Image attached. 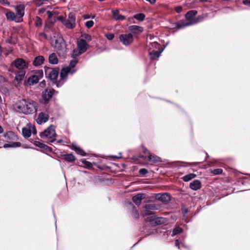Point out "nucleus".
Here are the masks:
<instances>
[{
	"label": "nucleus",
	"instance_id": "nucleus-48",
	"mask_svg": "<svg viewBox=\"0 0 250 250\" xmlns=\"http://www.w3.org/2000/svg\"><path fill=\"white\" fill-rule=\"evenodd\" d=\"M45 85V82L44 81H42L41 83H40V85L41 86H43Z\"/></svg>",
	"mask_w": 250,
	"mask_h": 250
},
{
	"label": "nucleus",
	"instance_id": "nucleus-24",
	"mask_svg": "<svg viewBox=\"0 0 250 250\" xmlns=\"http://www.w3.org/2000/svg\"><path fill=\"white\" fill-rule=\"evenodd\" d=\"M44 59L43 57L42 56H39L35 58L33 64L35 66H38L41 65L44 62Z\"/></svg>",
	"mask_w": 250,
	"mask_h": 250
},
{
	"label": "nucleus",
	"instance_id": "nucleus-38",
	"mask_svg": "<svg viewBox=\"0 0 250 250\" xmlns=\"http://www.w3.org/2000/svg\"><path fill=\"white\" fill-rule=\"evenodd\" d=\"M222 172V170L220 168L215 169L212 171L214 174H219Z\"/></svg>",
	"mask_w": 250,
	"mask_h": 250
},
{
	"label": "nucleus",
	"instance_id": "nucleus-49",
	"mask_svg": "<svg viewBox=\"0 0 250 250\" xmlns=\"http://www.w3.org/2000/svg\"><path fill=\"white\" fill-rule=\"evenodd\" d=\"M175 245L176 246H177L178 247V248L179 249V241L178 240H176L175 241Z\"/></svg>",
	"mask_w": 250,
	"mask_h": 250
},
{
	"label": "nucleus",
	"instance_id": "nucleus-20",
	"mask_svg": "<svg viewBox=\"0 0 250 250\" xmlns=\"http://www.w3.org/2000/svg\"><path fill=\"white\" fill-rule=\"evenodd\" d=\"M55 90L53 89L46 90L42 93V97L44 101H48L52 96Z\"/></svg>",
	"mask_w": 250,
	"mask_h": 250
},
{
	"label": "nucleus",
	"instance_id": "nucleus-36",
	"mask_svg": "<svg viewBox=\"0 0 250 250\" xmlns=\"http://www.w3.org/2000/svg\"><path fill=\"white\" fill-rule=\"evenodd\" d=\"M34 145L41 148H44L46 146L45 145L38 141H35L34 142Z\"/></svg>",
	"mask_w": 250,
	"mask_h": 250
},
{
	"label": "nucleus",
	"instance_id": "nucleus-27",
	"mask_svg": "<svg viewBox=\"0 0 250 250\" xmlns=\"http://www.w3.org/2000/svg\"><path fill=\"white\" fill-rule=\"evenodd\" d=\"M72 149L76 151V152L82 156H85L86 153L80 147L76 146V145H72Z\"/></svg>",
	"mask_w": 250,
	"mask_h": 250
},
{
	"label": "nucleus",
	"instance_id": "nucleus-45",
	"mask_svg": "<svg viewBox=\"0 0 250 250\" xmlns=\"http://www.w3.org/2000/svg\"><path fill=\"white\" fill-rule=\"evenodd\" d=\"M243 3L246 5L250 6V0H244Z\"/></svg>",
	"mask_w": 250,
	"mask_h": 250
},
{
	"label": "nucleus",
	"instance_id": "nucleus-40",
	"mask_svg": "<svg viewBox=\"0 0 250 250\" xmlns=\"http://www.w3.org/2000/svg\"><path fill=\"white\" fill-rule=\"evenodd\" d=\"M0 3L8 6L10 5V3L7 0H0Z\"/></svg>",
	"mask_w": 250,
	"mask_h": 250
},
{
	"label": "nucleus",
	"instance_id": "nucleus-30",
	"mask_svg": "<svg viewBox=\"0 0 250 250\" xmlns=\"http://www.w3.org/2000/svg\"><path fill=\"white\" fill-rule=\"evenodd\" d=\"M21 146V144L20 142H14L10 144H5L4 145L3 147L4 148L7 147H20Z\"/></svg>",
	"mask_w": 250,
	"mask_h": 250
},
{
	"label": "nucleus",
	"instance_id": "nucleus-47",
	"mask_svg": "<svg viewBox=\"0 0 250 250\" xmlns=\"http://www.w3.org/2000/svg\"><path fill=\"white\" fill-rule=\"evenodd\" d=\"M84 37L88 41H90L91 40V37L88 35H85Z\"/></svg>",
	"mask_w": 250,
	"mask_h": 250
},
{
	"label": "nucleus",
	"instance_id": "nucleus-6",
	"mask_svg": "<svg viewBox=\"0 0 250 250\" xmlns=\"http://www.w3.org/2000/svg\"><path fill=\"white\" fill-rule=\"evenodd\" d=\"M87 43L83 39H80L77 42V49L73 50V56H78L86 51Z\"/></svg>",
	"mask_w": 250,
	"mask_h": 250
},
{
	"label": "nucleus",
	"instance_id": "nucleus-10",
	"mask_svg": "<svg viewBox=\"0 0 250 250\" xmlns=\"http://www.w3.org/2000/svg\"><path fill=\"white\" fill-rule=\"evenodd\" d=\"M56 135L54 127L50 125L44 132H42L40 134L41 137L43 139L52 138Z\"/></svg>",
	"mask_w": 250,
	"mask_h": 250
},
{
	"label": "nucleus",
	"instance_id": "nucleus-4",
	"mask_svg": "<svg viewBox=\"0 0 250 250\" xmlns=\"http://www.w3.org/2000/svg\"><path fill=\"white\" fill-rule=\"evenodd\" d=\"M148 53L151 59H155L159 57L163 49H161L160 45L154 42L149 43L147 46Z\"/></svg>",
	"mask_w": 250,
	"mask_h": 250
},
{
	"label": "nucleus",
	"instance_id": "nucleus-33",
	"mask_svg": "<svg viewBox=\"0 0 250 250\" xmlns=\"http://www.w3.org/2000/svg\"><path fill=\"white\" fill-rule=\"evenodd\" d=\"M82 162L84 165V167L86 168H90L93 166L92 163L86 160H82Z\"/></svg>",
	"mask_w": 250,
	"mask_h": 250
},
{
	"label": "nucleus",
	"instance_id": "nucleus-35",
	"mask_svg": "<svg viewBox=\"0 0 250 250\" xmlns=\"http://www.w3.org/2000/svg\"><path fill=\"white\" fill-rule=\"evenodd\" d=\"M94 25V21H86L85 23V26L88 28H90L91 27H92Z\"/></svg>",
	"mask_w": 250,
	"mask_h": 250
},
{
	"label": "nucleus",
	"instance_id": "nucleus-55",
	"mask_svg": "<svg viewBox=\"0 0 250 250\" xmlns=\"http://www.w3.org/2000/svg\"><path fill=\"white\" fill-rule=\"evenodd\" d=\"M40 12H41L43 13V11L42 10H40Z\"/></svg>",
	"mask_w": 250,
	"mask_h": 250
},
{
	"label": "nucleus",
	"instance_id": "nucleus-28",
	"mask_svg": "<svg viewBox=\"0 0 250 250\" xmlns=\"http://www.w3.org/2000/svg\"><path fill=\"white\" fill-rule=\"evenodd\" d=\"M49 61L50 63L52 64H57L58 63V60L55 53H52L49 56Z\"/></svg>",
	"mask_w": 250,
	"mask_h": 250
},
{
	"label": "nucleus",
	"instance_id": "nucleus-51",
	"mask_svg": "<svg viewBox=\"0 0 250 250\" xmlns=\"http://www.w3.org/2000/svg\"><path fill=\"white\" fill-rule=\"evenodd\" d=\"M3 131V128L0 125V133H2Z\"/></svg>",
	"mask_w": 250,
	"mask_h": 250
},
{
	"label": "nucleus",
	"instance_id": "nucleus-19",
	"mask_svg": "<svg viewBox=\"0 0 250 250\" xmlns=\"http://www.w3.org/2000/svg\"><path fill=\"white\" fill-rule=\"evenodd\" d=\"M156 198L163 202H167L170 200V196L167 193L158 194L156 196Z\"/></svg>",
	"mask_w": 250,
	"mask_h": 250
},
{
	"label": "nucleus",
	"instance_id": "nucleus-3",
	"mask_svg": "<svg viewBox=\"0 0 250 250\" xmlns=\"http://www.w3.org/2000/svg\"><path fill=\"white\" fill-rule=\"evenodd\" d=\"M77 62L78 60L77 59H74L70 62L69 66H67L62 69L60 74L61 81L57 83V87L62 85L66 81L68 74H73L76 71V70L73 68Z\"/></svg>",
	"mask_w": 250,
	"mask_h": 250
},
{
	"label": "nucleus",
	"instance_id": "nucleus-13",
	"mask_svg": "<svg viewBox=\"0 0 250 250\" xmlns=\"http://www.w3.org/2000/svg\"><path fill=\"white\" fill-rule=\"evenodd\" d=\"M143 152L145 154V157H147L148 160L152 163H156L160 161V158L151 153L146 148H143Z\"/></svg>",
	"mask_w": 250,
	"mask_h": 250
},
{
	"label": "nucleus",
	"instance_id": "nucleus-46",
	"mask_svg": "<svg viewBox=\"0 0 250 250\" xmlns=\"http://www.w3.org/2000/svg\"><path fill=\"white\" fill-rule=\"evenodd\" d=\"M46 14L47 15V16L48 17V18H51V17L52 16V13L51 12L49 11H47L46 12Z\"/></svg>",
	"mask_w": 250,
	"mask_h": 250
},
{
	"label": "nucleus",
	"instance_id": "nucleus-43",
	"mask_svg": "<svg viewBox=\"0 0 250 250\" xmlns=\"http://www.w3.org/2000/svg\"><path fill=\"white\" fill-rule=\"evenodd\" d=\"M40 37L41 39H46L47 38L46 35L44 33H40L39 34Z\"/></svg>",
	"mask_w": 250,
	"mask_h": 250
},
{
	"label": "nucleus",
	"instance_id": "nucleus-12",
	"mask_svg": "<svg viewBox=\"0 0 250 250\" xmlns=\"http://www.w3.org/2000/svg\"><path fill=\"white\" fill-rule=\"evenodd\" d=\"M43 77L42 70L39 71L36 74L30 77L28 79V83L29 85H34L38 83L39 81Z\"/></svg>",
	"mask_w": 250,
	"mask_h": 250
},
{
	"label": "nucleus",
	"instance_id": "nucleus-34",
	"mask_svg": "<svg viewBox=\"0 0 250 250\" xmlns=\"http://www.w3.org/2000/svg\"><path fill=\"white\" fill-rule=\"evenodd\" d=\"M182 231V229L180 227H177L174 229L173 230L172 235H176Z\"/></svg>",
	"mask_w": 250,
	"mask_h": 250
},
{
	"label": "nucleus",
	"instance_id": "nucleus-2",
	"mask_svg": "<svg viewBox=\"0 0 250 250\" xmlns=\"http://www.w3.org/2000/svg\"><path fill=\"white\" fill-rule=\"evenodd\" d=\"M15 109L19 112L26 114L37 110L36 103L26 99L18 101L15 105Z\"/></svg>",
	"mask_w": 250,
	"mask_h": 250
},
{
	"label": "nucleus",
	"instance_id": "nucleus-22",
	"mask_svg": "<svg viewBox=\"0 0 250 250\" xmlns=\"http://www.w3.org/2000/svg\"><path fill=\"white\" fill-rule=\"evenodd\" d=\"M189 187L193 190H197L201 188V183L198 180H194L190 183Z\"/></svg>",
	"mask_w": 250,
	"mask_h": 250
},
{
	"label": "nucleus",
	"instance_id": "nucleus-31",
	"mask_svg": "<svg viewBox=\"0 0 250 250\" xmlns=\"http://www.w3.org/2000/svg\"><path fill=\"white\" fill-rule=\"evenodd\" d=\"M64 159L67 162H71L75 161V157L72 154H68L64 155Z\"/></svg>",
	"mask_w": 250,
	"mask_h": 250
},
{
	"label": "nucleus",
	"instance_id": "nucleus-7",
	"mask_svg": "<svg viewBox=\"0 0 250 250\" xmlns=\"http://www.w3.org/2000/svg\"><path fill=\"white\" fill-rule=\"evenodd\" d=\"M58 19L61 21L67 28L72 29L75 27L76 18L74 14L72 13L69 14L68 19L67 20H64L62 16L59 17Z\"/></svg>",
	"mask_w": 250,
	"mask_h": 250
},
{
	"label": "nucleus",
	"instance_id": "nucleus-16",
	"mask_svg": "<svg viewBox=\"0 0 250 250\" xmlns=\"http://www.w3.org/2000/svg\"><path fill=\"white\" fill-rule=\"evenodd\" d=\"M48 115L41 112L39 114L38 117L36 119V122L38 124L41 125L46 122L48 121Z\"/></svg>",
	"mask_w": 250,
	"mask_h": 250
},
{
	"label": "nucleus",
	"instance_id": "nucleus-44",
	"mask_svg": "<svg viewBox=\"0 0 250 250\" xmlns=\"http://www.w3.org/2000/svg\"><path fill=\"white\" fill-rule=\"evenodd\" d=\"M175 9L177 13H180L182 10V7L181 6H177L175 7Z\"/></svg>",
	"mask_w": 250,
	"mask_h": 250
},
{
	"label": "nucleus",
	"instance_id": "nucleus-1",
	"mask_svg": "<svg viewBox=\"0 0 250 250\" xmlns=\"http://www.w3.org/2000/svg\"><path fill=\"white\" fill-rule=\"evenodd\" d=\"M197 14V11L196 10H191L188 11L185 15L186 21H180L177 22V26L178 28H182L184 27L191 25L199 22L202 21L207 15H203L198 16L195 18L194 17Z\"/></svg>",
	"mask_w": 250,
	"mask_h": 250
},
{
	"label": "nucleus",
	"instance_id": "nucleus-32",
	"mask_svg": "<svg viewBox=\"0 0 250 250\" xmlns=\"http://www.w3.org/2000/svg\"><path fill=\"white\" fill-rule=\"evenodd\" d=\"M145 16L143 13H139L134 16V18L139 21H143L145 19Z\"/></svg>",
	"mask_w": 250,
	"mask_h": 250
},
{
	"label": "nucleus",
	"instance_id": "nucleus-21",
	"mask_svg": "<svg viewBox=\"0 0 250 250\" xmlns=\"http://www.w3.org/2000/svg\"><path fill=\"white\" fill-rule=\"evenodd\" d=\"M25 7L23 5H20L16 7V16L20 19L23 16L24 14Z\"/></svg>",
	"mask_w": 250,
	"mask_h": 250
},
{
	"label": "nucleus",
	"instance_id": "nucleus-15",
	"mask_svg": "<svg viewBox=\"0 0 250 250\" xmlns=\"http://www.w3.org/2000/svg\"><path fill=\"white\" fill-rule=\"evenodd\" d=\"M25 74V71L24 70H20L17 72L14 79V82L16 86H17L23 80Z\"/></svg>",
	"mask_w": 250,
	"mask_h": 250
},
{
	"label": "nucleus",
	"instance_id": "nucleus-9",
	"mask_svg": "<svg viewBox=\"0 0 250 250\" xmlns=\"http://www.w3.org/2000/svg\"><path fill=\"white\" fill-rule=\"evenodd\" d=\"M119 39L120 42L125 46L131 44L133 41V36L130 33L121 34L120 35Z\"/></svg>",
	"mask_w": 250,
	"mask_h": 250
},
{
	"label": "nucleus",
	"instance_id": "nucleus-23",
	"mask_svg": "<svg viewBox=\"0 0 250 250\" xmlns=\"http://www.w3.org/2000/svg\"><path fill=\"white\" fill-rule=\"evenodd\" d=\"M128 28L130 31L134 34H139L143 31V29L142 27L137 25L130 26Z\"/></svg>",
	"mask_w": 250,
	"mask_h": 250
},
{
	"label": "nucleus",
	"instance_id": "nucleus-5",
	"mask_svg": "<svg viewBox=\"0 0 250 250\" xmlns=\"http://www.w3.org/2000/svg\"><path fill=\"white\" fill-rule=\"evenodd\" d=\"M52 45L58 51H63L65 49L64 42L59 33H55L51 38Z\"/></svg>",
	"mask_w": 250,
	"mask_h": 250
},
{
	"label": "nucleus",
	"instance_id": "nucleus-17",
	"mask_svg": "<svg viewBox=\"0 0 250 250\" xmlns=\"http://www.w3.org/2000/svg\"><path fill=\"white\" fill-rule=\"evenodd\" d=\"M157 208L154 204L146 205L145 207V210L144 211V215H149L152 214L151 210L156 209Z\"/></svg>",
	"mask_w": 250,
	"mask_h": 250
},
{
	"label": "nucleus",
	"instance_id": "nucleus-18",
	"mask_svg": "<svg viewBox=\"0 0 250 250\" xmlns=\"http://www.w3.org/2000/svg\"><path fill=\"white\" fill-rule=\"evenodd\" d=\"M145 198L144 194L140 193L132 197V200L136 205H140L142 200Z\"/></svg>",
	"mask_w": 250,
	"mask_h": 250
},
{
	"label": "nucleus",
	"instance_id": "nucleus-54",
	"mask_svg": "<svg viewBox=\"0 0 250 250\" xmlns=\"http://www.w3.org/2000/svg\"><path fill=\"white\" fill-rule=\"evenodd\" d=\"M201 1H207V0H200Z\"/></svg>",
	"mask_w": 250,
	"mask_h": 250
},
{
	"label": "nucleus",
	"instance_id": "nucleus-52",
	"mask_svg": "<svg viewBox=\"0 0 250 250\" xmlns=\"http://www.w3.org/2000/svg\"><path fill=\"white\" fill-rule=\"evenodd\" d=\"M197 164V163H192L191 164V165H196V164Z\"/></svg>",
	"mask_w": 250,
	"mask_h": 250
},
{
	"label": "nucleus",
	"instance_id": "nucleus-14",
	"mask_svg": "<svg viewBox=\"0 0 250 250\" xmlns=\"http://www.w3.org/2000/svg\"><path fill=\"white\" fill-rule=\"evenodd\" d=\"M15 67L20 70H24L28 66L26 62L21 59H18L14 62Z\"/></svg>",
	"mask_w": 250,
	"mask_h": 250
},
{
	"label": "nucleus",
	"instance_id": "nucleus-50",
	"mask_svg": "<svg viewBox=\"0 0 250 250\" xmlns=\"http://www.w3.org/2000/svg\"><path fill=\"white\" fill-rule=\"evenodd\" d=\"M11 52V51H4V53L5 55H8L10 52Z\"/></svg>",
	"mask_w": 250,
	"mask_h": 250
},
{
	"label": "nucleus",
	"instance_id": "nucleus-29",
	"mask_svg": "<svg viewBox=\"0 0 250 250\" xmlns=\"http://www.w3.org/2000/svg\"><path fill=\"white\" fill-rule=\"evenodd\" d=\"M196 176V174L194 173H190L184 176L182 179L185 182H188L190 180L194 179Z\"/></svg>",
	"mask_w": 250,
	"mask_h": 250
},
{
	"label": "nucleus",
	"instance_id": "nucleus-37",
	"mask_svg": "<svg viewBox=\"0 0 250 250\" xmlns=\"http://www.w3.org/2000/svg\"><path fill=\"white\" fill-rule=\"evenodd\" d=\"M35 24L37 26H41L42 24L41 19L39 17H36V21H35Z\"/></svg>",
	"mask_w": 250,
	"mask_h": 250
},
{
	"label": "nucleus",
	"instance_id": "nucleus-42",
	"mask_svg": "<svg viewBox=\"0 0 250 250\" xmlns=\"http://www.w3.org/2000/svg\"><path fill=\"white\" fill-rule=\"evenodd\" d=\"M94 16H90L88 14H85V15H83V17L84 19H90V18H92V19H93L94 18Z\"/></svg>",
	"mask_w": 250,
	"mask_h": 250
},
{
	"label": "nucleus",
	"instance_id": "nucleus-11",
	"mask_svg": "<svg viewBox=\"0 0 250 250\" xmlns=\"http://www.w3.org/2000/svg\"><path fill=\"white\" fill-rule=\"evenodd\" d=\"M45 74L46 77L52 81H55L58 76V70L49 67H45Z\"/></svg>",
	"mask_w": 250,
	"mask_h": 250
},
{
	"label": "nucleus",
	"instance_id": "nucleus-25",
	"mask_svg": "<svg viewBox=\"0 0 250 250\" xmlns=\"http://www.w3.org/2000/svg\"><path fill=\"white\" fill-rule=\"evenodd\" d=\"M5 15L8 20H10L11 21H16L18 22L21 21V20H18L17 21L16 20L17 16L15 15V14L13 12L7 11Z\"/></svg>",
	"mask_w": 250,
	"mask_h": 250
},
{
	"label": "nucleus",
	"instance_id": "nucleus-41",
	"mask_svg": "<svg viewBox=\"0 0 250 250\" xmlns=\"http://www.w3.org/2000/svg\"><path fill=\"white\" fill-rule=\"evenodd\" d=\"M139 173L142 175H145L147 173V170L145 168H142L139 170Z\"/></svg>",
	"mask_w": 250,
	"mask_h": 250
},
{
	"label": "nucleus",
	"instance_id": "nucleus-26",
	"mask_svg": "<svg viewBox=\"0 0 250 250\" xmlns=\"http://www.w3.org/2000/svg\"><path fill=\"white\" fill-rule=\"evenodd\" d=\"M113 17L116 20H123L125 19L124 16L120 15L118 10H115L112 11Z\"/></svg>",
	"mask_w": 250,
	"mask_h": 250
},
{
	"label": "nucleus",
	"instance_id": "nucleus-53",
	"mask_svg": "<svg viewBox=\"0 0 250 250\" xmlns=\"http://www.w3.org/2000/svg\"><path fill=\"white\" fill-rule=\"evenodd\" d=\"M58 142L59 143H61V142H62V140H58Z\"/></svg>",
	"mask_w": 250,
	"mask_h": 250
},
{
	"label": "nucleus",
	"instance_id": "nucleus-39",
	"mask_svg": "<svg viewBox=\"0 0 250 250\" xmlns=\"http://www.w3.org/2000/svg\"><path fill=\"white\" fill-rule=\"evenodd\" d=\"M106 37L109 40H111L113 39L114 35L113 34L109 33L105 35Z\"/></svg>",
	"mask_w": 250,
	"mask_h": 250
},
{
	"label": "nucleus",
	"instance_id": "nucleus-8",
	"mask_svg": "<svg viewBox=\"0 0 250 250\" xmlns=\"http://www.w3.org/2000/svg\"><path fill=\"white\" fill-rule=\"evenodd\" d=\"M22 132L24 137L28 138L31 136V133L36 134L37 131L34 125H32L30 124H28L25 127L22 128Z\"/></svg>",
	"mask_w": 250,
	"mask_h": 250
}]
</instances>
